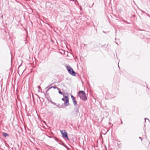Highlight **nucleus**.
Returning a JSON list of instances; mask_svg holds the SVG:
<instances>
[{
  "mask_svg": "<svg viewBox=\"0 0 150 150\" xmlns=\"http://www.w3.org/2000/svg\"><path fill=\"white\" fill-rule=\"evenodd\" d=\"M78 95L82 100L85 101L87 100V98L86 96V94L83 91H79Z\"/></svg>",
  "mask_w": 150,
  "mask_h": 150,
  "instance_id": "1",
  "label": "nucleus"
},
{
  "mask_svg": "<svg viewBox=\"0 0 150 150\" xmlns=\"http://www.w3.org/2000/svg\"><path fill=\"white\" fill-rule=\"evenodd\" d=\"M66 68L70 74L74 76H75V72L70 66L67 65L66 66Z\"/></svg>",
  "mask_w": 150,
  "mask_h": 150,
  "instance_id": "2",
  "label": "nucleus"
},
{
  "mask_svg": "<svg viewBox=\"0 0 150 150\" xmlns=\"http://www.w3.org/2000/svg\"><path fill=\"white\" fill-rule=\"evenodd\" d=\"M62 100L64 102V103L66 106H68L69 105V99L67 96H65L64 98H62Z\"/></svg>",
  "mask_w": 150,
  "mask_h": 150,
  "instance_id": "3",
  "label": "nucleus"
},
{
  "mask_svg": "<svg viewBox=\"0 0 150 150\" xmlns=\"http://www.w3.org/2000/svg\"><path fill=\"white\" fill-rule=\"evenodd\" d=\"M61 133L63 137L64 138H66L67 139H68L67 134V132H66L65 130H62L61 131Z\"/></svg>",
  "mask_w": 150,
  "mask_h": 150,
  "instance_id": "4",
  "label": "nucleus"
},
{
  "mask_svg": "<svg viewBox=\"0 0 150 150\" xmlns=\"http://www.w3.org/2000/svg\"><path fill=\"white\" fill-rule=\"evenodd\" d=\"M72 112L73 114L75 115L76 117H77L79 114V109L77 108L75 109Z\"/></svg>",
  "mask_w": 150,
  "mask_h": 150,
  "instance_id": "5",
  "label": "nucleus"
},
{
  "mask_svg": "<svg viewBox=\"0 0 150 150\" xmlns=\"http://www.w3.org/2000/svg\"><path fill=\"white\" fill-rule=\"evenodd\" d=\"M71 99H72V100L73 101L74 105L75 106H76L77 104L76 103V102L75 100V98L72 95H71Z\"/></svg>",
  "mask_w": 150,
  "mask_h": 150,
  "instance_id": "6",
  "label": "nucleus"
},
{
  "mask_svg": "<svg viewBox=\"0 0 150 150\" xmlns=\"http://www.w3.org/2000/svg\"><path fill=\"white\" fill-rule=\"evenodd\" d=\"M52 88H53L54 89H55L56 88V87L55 86H51V87H49V88H48V89H47V92L50 89Z\"/></svg>",
  "mask_w": 150,
  "mask_h": 150,
  "instance_id": "7",
  "label": "nucleus"
},
{
  "mask_svg": "<svg viewBox=\"0 0 150 150\" xmlns=\"http://www.w3.org/2000/svg\"><path fill=\"white\" fill-rule=\"evenodd\" d=\"M3 134L4 136L5 137H8V134L6 133H3Z\"/></svg>",
  "mask_w": 150,
  "mask_h": 150,
  "instance_id": "8",
  "label": "nucleus"
},
{
  "mask_svg": "<svg viewBox=\"0 0 150 150\" xmlns=\"http://www.w3.org/2000/svg\"><path fill=\"white\" fill-rule=\"evenodd\" d=\"M59 94H62V92L60 91H59Z\"/></svg>",
  "mask_w": 150,
  "mask_h": 150,
  "instance_id": "9",
  "label": "nucleus"
},
{
  "mask_svg": "<svg viewBox=\"0 0 150 150\" xmlns=\"http://www.w3.org/2000/svg\"><path fill=\"white\" fill-rule=\"evenodd\" d=\"M146 119H147V120H149L148 119H147V118H145V121H146Z\"/></svg>",
  "mask_w": 150,
  "mask_h": 150,
  "instance_id": "10",
  "label": "nucleus"
},
{
  "mask_svg": "<svg viewBox=\"0 0 150 150\" xmlns=\"http://www.w3.org/2000/svg\"><path fill=\"white\" fill-rule=\"evenodd\" d=\"M139 138L141 139V140H142V139H141V137H139Z\"/></svg>",
  "mask_w": 150,
  "mask_h": 150,
  "instance_id": "11",
  "label": "nucleus"
},
{
  "mask_svg": "<svg viewBox=\"0 0 150 150\" xmlns=\"http://www.w3.org/2000/svg\"><path fill=\"white\" fill-rule=\"evenodd\" d=\"M48 87H47V88H48Z\"/></svg>",
  "mask_w": 150,
  "mask_h": 150,
  "instance_id": "12",
  "label": "nucleus"
}]
</instances>
